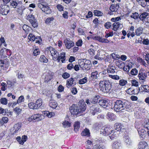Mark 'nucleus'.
I'll return each instance as SVG.
<instances>
[{
	"label": "nucleus",
	"instance_id": "29",
	"mask_svg": "<svg viewBox=\"0 0 149 149\" xmlns=\"http://www.w3.org/2000/svg\"><path fill=\"white\" fill-rule=\"evenodd\" d=\"M81 135L82 136H90V133L88 129L85 128L81 133Z\"/></svg>",
	"mask_w": 149,
	"mask_h": 149
},
{
	"label": "nucleus",
	"instance_id": "10",
	"mask_svg": "<svg viewBox=\"0 0 149 149\" xmlns=\"http://www.w3.org/2000/svg\"><path fill=\"white\" fill-rule=\"evenodd\" d=\"M114 132V130L111 127L107 126L104 128V129H102L101 132L105 136H107L111 134Z\"/></svg>",
	"mask_w": 149,
	"mask_h": 149
},
{
	"label": "nucleus",
	"instance_id": "55",
	"mask_svg": "<svg viewBox=\"0 0 149 149\" xmlns=\"http://www.w3.org/2000/svg\"><path fill=\"white\" fill-rule=\"evenodd\" d=\"M8 112L6 111V109H4L0 107V114H2L3 115H8V114L7 113Z\"/></svg>",
	"mask_w": 149,
	"mask_h": 149
},
{
	"label": "nucleus",
	"instance_id": "44",
	"mask_svg": "<svg viewBox=\"0 0 149 149\" xmlns=\"http://www.w3.org/2000/svg\"><path fill=\"white\" fill-rule=\"evenodd\" d=\"M93 13L95 16L98 17L102 16L103 15L101 11L97 10H94Z\"/></svg>",
	"mask_w": 149,
	"mask_h": 149
},
{
	"label": "nucleus",
	"instance_id": "33",
	"mask_svg": "<svg viewBox=\"0 0 149 149\" xmlns=\"http://www.w3.org/2000/svg\"><path fill=\"white\" fill-rule=\"evenodd\" d=\"M80 123L79 121L75 122L74 124V130L77 132L79 130L80 128Z\"/></svg>",
	"mask_w": 149,
	"mask_h": 149
},
{
	"label": "nucleus",
	"instance_id": "2",
	"mask_svg": "<svg viewBox=\"0 0 149 149\" xmlns=\"http://www.w3.org/2000/svg\"><path fill=\"white\" fill-rule=\"evenodd\" d=\"M131 103L128 100L123 101L120 100H117L114 102V109L117 112L121 111L125 109H129L130 107Z\"/></svg>",
	"mask_w": 149,
	"mask_h": 149
},
{
	"label": "nucleus",
	"instance_id": "42",
	"mask_svg": "<svg viewBox=\"0 0 149 149\" xmlns=\"http://www.w3.org/2000/svg\"><path fill=\"white\" fill-rule=\"evenodd\" d=\"M22 29L27 34L29 33V31L31 30V28L26 24H24L22 26Z\"/></svg>",
	"mask_w": 149,
	"mask_h": 149
},
{
	"label": "nucleus",
	"instance_id": "25",
	"mask_svg": "<svg viewBox=\"0 0 149 149\" xmlns=\"http://www.w3.org/2000/svg\"><path fill=\"white\" fill-rule=\"evenodd\" d=\"M93 149H105V147L102 143H98L93 146Z\"/></svg>",
	"mask_w": 149,
	"mask_h": 149
},
{
	"label": "nucleus",
	"instance_id": "61",
	"mask_svg": "<svg viewBox=\"0 0 149 149\" xmlns=\"http://www.w3.org/2000/svg\"><path fill=\"white\" fill-rule=\"evenodd\" d=\"M83 44V41L81 39L78 40L75 43L76 45L78 47H81Z\"/></svg>",
	"mask_w": 149,
	"mask_h": 149
},
{
	"label": "nucleus",
	"instance_id": "23",
	"mask_svg": "<svg viewBox=\"0 0 149 149\" xmlns=\"http://www.w3.org/2000/svg\"><path fill=\"white\" fill-rule=\"evenodd\" d=\"M119 5L118 3L111 5L109 8L110 10L112 12H116L119 7Z\"/></svg>",
	"mask_w": 149,
	"mask_h": 149
},
{
	"label": "nucleus",
	"instance_id": "57",
	"mask_svg": "<svg viewBox=\"0 0 149 149\" xmlns=\"http://www.w3.org/2000/svg\"><path fill=\"white\" fill-rule=\"evenodd\" d=\"M24 97L23 95H21V96L19 97L18 99L17 100V102H16V103L15 104H18L19 103H20L23 102H24Z\"/></svg>",
	"mask_w": 149,
	"mask_h": 149
},
{
	"label": "nucleus",
	"instance_id": "58",
	"mask_svg": "<svg viewBox=\"0 0 149 149\" xmlns=\"http://www.w3.org/2000/svg\"><path fill=\"white\" fill-rule=\"evenodd\" d=\"M62 76L64 79H66L70 77V75L67 72H64L62 74Z\"/></svg>",
	"mask_w": 149,
	"mask_h": 149
},
{
	"label": "nucleus",
	"instance_id": "56",
	"mask_svg": "<svg viewBox=\"0 0 149 149\" xmlns=\"http://www.w3.org/2000/svg\"><path fill=\"white\" fill-rule=\"evenodd\" d=\"M138 73V71L135 68L132 69L130 72V74L132 75H136Z\"/></svg>",
	"mask_w": 149,
	"mask_h": 149
},
{
	"label": "nucleus",
	"instance_id": "48",
	"mask_svg": "<svg viewBox=\"0 0 149 149\" xmlns=\"http://www.w3.org/2000/svg\"><path fill=\"white\" fill-rule=\"evenodd\" d=\"M29 108L31 109H37L36 108V106L35 103L33 102H31L28 104Z\"/></svg>",
	"mask_w": 149,
	"mask_h": 149
},
{
	"label": "nucleus",
	"instance_id": "35",
	"mask_svg": "<svg viewBox=\"0 0 149 149\" xmlns=\"http://www.w3.org/2000/svg\"><path fill=\"white\" fill-rule=\"evenodd\" d=\"M148 15V13L146 12H144L140 15L139 18L140 20L143 21Z\"/></svg>",
	"mask_w": 149,
	"mask_h": 149
},
{
	"label": "nucleus",
	"instance_id": "14",
	"mask_svg": "<svg viewBox=\"0 0 149 149\" xmlns=\"http://www.w3.org/2000/svg\"><path fill=\"white\" fill-rule=\"evenodd\" d=\"M64 42L66 48L68 49H70L74 45V42L70 40L69 38H66L64 40Z\"/></svg>",
	"mask_w": 149,
	"mask_h": 149
},
{
	"label": "nucleus",
	"instance_id": "38",
	"mask_svg": "<svg viewBox=\"0 0 149 149\" xmlns=\"http://www.w3.org/2000/svg\"><path fill=\"white\" fill-rule=\"evenodd\" d=\"M115 68L113 66L109 65L107 69L108 73H113L115 72Z\"/></svg>",
	"mask_w": 149,
	"mask_h": 149
},
{
	"label": "nucleus",
	"instance_id": "15",
	"mask_svg": "<svg viewBox=\"0 0 149 149\" xmlns=\"http://www.w3.org/2000/svg\"><path fill=\"white\" fill-rule=\"evenodd\" d=\"M49 106L52 109H58L59 107L58 106V104L57 102L53 100H51L49 102Z\"/></svg>",
	"mask_w": 149,
	"mask_h": 149
},
{
	"label": "nucleus",
	"instance_id": "31",
	"mask_svg": "<svg viewBox=\"0 0 149 149\" xmlns=\"http://www.w3.org/2000/svg\"><path fill=\"white\" fill-rule=\"evenodd\" d=\"M20 5V6H17V8L16 9V11L18 13L22 15L23 11L25 9V8L24 6L21 4Z\"/></svg>",
	"mask_w": 149,
	"mask_h": 149
},
{
	"label": "nucleus",
	"instance_id": "50",
	"mask_svg": "<svg viewBox=\"0 0 149 149\" xmlns=\"http://www.w3.org/2000/svg\"><path fill=\"white\" fill-rule=\"evenodd\" d=\"M27 139V136L25 135H24L22 136L21 141L20 144L23 145L24 143L26 142Z\"/></svg>",
	"mask_w": 149,
	"mask_h": 149
},
{
	"label": "nucleus",
	"instance_id": "18",
	"mask_svg": "<svg viewBox=\"0 0 149 149\" xmlns=\"http://www.w3.org/2000/svg\"><path fill=\"white\" fill-rule=\"evenodd\" d=\"M98 103L100 106L105 108L108 107L110 105L108 101L105 100L101 99L99 100Z\"/></svg>",
	"mask_w": 149,
	"mask_h": 149
},
{
	"label": "nucleus",
	"instance_id": "59",
	"mask_svg": "<svg viewBox=\"0 0 149 149\" xmlns=\"http://www.w3.org/2000/svg\"><path fill=\"white\" fill-rule=\"evenodd\" d=\"M1 103L4 105H6L8 103V100L6 98H2L0 100Z\"/></svg>",
	"mask_w": 149,
	"mask_h": 149
},
{
	"label": "nucleus",
	"instance_id": "45",
	"mask_svg": "<svg viewBox=\"0 0 149 149\" xmlns=\"http://www.w3.org/2000/svg\"><path fill=\"white\" fill-rule=\"evenodd\" d=\"M119 85L121 86H125L127 83V81L124 79H120L119 81Z\"/></svg>",
	"mask_w": 149,
	"mask_h": 149
},
{
	"label": "nucleus",
	"instance_id": "49",
	"mask_svg": "<svg viewBox=\"0 0 149 149\" xmlns=\"http://www.w3.org/2000/svg\"><path fill=\"white\" fill-rule=\"evenodd\" d=\"M87 81V78L85 77L82 79H79V84L81 85L83 84L86 83Z\"/></svg>",
	"mask_w": 149,
	"mask_h": 149
},
{
	"label": "nucleus",
	"instance_id": "30",
	"mask_svg": "<svg viewBox=\"0 0 149 149\" xmlns=\"http://www.w3.org/2000/svg\"><path fill=\"white\" fill-rule=\"evenodd\" d=\"M120 143L117 141L114 142L112 145V147L113 149H120Z\"/></svg>",
	"mask_w": 149,
	"mask_h": 149
},
{
	"label": "nucleus",
	"instance_id": "27",
	"mask_svg": "<svg viewBox=\"0 0 149 149\" xmlns=\"http://www.w3.org/2000/svg\"><path fill=\"white\" fill-rule=\"evenodd\" d=\"M141 92L149 93V86L148 85H142L141 87Z\"/></svg>",
	"mask_w": 149,
	"mask_h": 149
},
{
	"label": "nucleus",
	"instance_id": "52",
	"mask_svg": "<svg viewBox=\"0 0 149 149\" xmlns=\"http://www.w3.org/2000/svg\"><path fill=\"white\" fill-rule=\"evenodd\" d=\"M112 134L109 136L110 139L112 140L114 139L116 137H117V136L118 134L117 132L116 131L114 130V132L112 133Z\"/></svg>",
	"mask_w": 149,
	"mask_h": 149
},
{
	"label": "nucleus",
	"instance_id": "40",
	"mask_svg": "<svg viewBox=\"0 0 149 149\" xmlns=\"http://www.w3.org/2000/svg\"><path fill=\"white\" fill-rule=\"evenodd\" d=\"M42 100L41 99H38L37 100L35 103L36 106V109L39 108L42 105Z\"/></svg>",
	"mask_w": 149,
	"mask_h": 149
},
{
	"label": "nucleus",
	"instance_id": "34",
	"mask_svg": "<svg viewBox=\"0 0 149 149\" xmlns=\"http://www.w3.org/2000/svg\"><path fill=\"white\" fill-rule=\"evenodd\" d=\"M42 11L47 14H50L52 12L51 10L48 6H45Z\"/></svg>",
	"mask_w": 149,
	"mask_h": 149
},
{
	"label": "nucleus",
	"instance_id": "39",
	"mask_svg": "<svg viewBox=\"0 0 149 149\" xmlns=\"http://www.w3.org/2000/svg\"><path fill=\"white\" fill-rule=\"evenodd\" d=\"M39 60L40 62L43 63H47L48 62V59L44 55H42L40 56Z\"/></svg>",
	"mask_w": 149,
	"mask_h": 149
},
{
	"label": "nucleus",
	"instance_id": "6",
	"mask_svg": "<svg viewBox=\"0 0 149 149\" xmlns=\"http://www.w3.org/2000/svg\"><path fill=\"white\" fill-rule=\"evenodd\" d=\"M42 116V115L38 113L33 114L28 118V121L29 122H35L41 121L43 119Z\"/></svg>",
	"mask_w": 149,
	"mask_h": 149
},
{
	"label": "nucleus",
	"instance_id": "60",
	"mask_svg": "<svg viewBox=\"0 0 149 149\" xmlns=\"http://www.w3.org/2000/svg\"><path fill=\"white\" fill-rule=\"evenodd\" d=\"M112 24L110 22H107L104 24V27L107 29H110L111 27Z\"/></svg>",
	"mask_w": 149,
	"mask_h": 149
},
{
	"label": "nucleus",
	"instance_id": "46",
	"mask_svg": "<svg viewBox=\"0 0 149 149\" xmlns=\"http://www.w3.org/2000/svg\"><path fill=\"white\" fill-rule=\"evenodd\" d=\"M36 36L34 35L31 33H29L28 36V38L29 40L32 42L35 41Z\"/></svg>",
	"mask_w": 149,
	"mask_h": 149
},
{
	"label": "nucleus",
	"instance_id": "37",
	"mask_svg": "<svg viewBox=\"0 0 149 149\" xmlns=\"http://www.w3.org/2000/svg\"><path fill=\"white\" fill-rule=\"evenodd\" d=\"M143 28L141 27H139L135 30L136 35L139 36L142 33Z\"/></svg>",
	"mask_w": 149,
	"mask_h": 149
},
{
	"label": "nucleus",
	"instance_id": "53",
	"mask_svg": "<svg viewBox=\"0 0 149 149\" xmlns=\"http://www.w3.org/2000/svg\"><path fill=\"white\" fill-rule=\"evenodd\" d=\"M40 53V51L39 49L36 48L33 51V54L34 56L39 55Z\"/></svg>",
	"mask_w": 149,
	"mask_h": 149
},
{
	"label": "nucleus",
	"instance_id": "3",
	"mask_svg": "<svg viewBox=\"0 0 149 149\" xmlns=\"http://www.w3.org/2000/svg\"><path fill=\"white\" fill-rule=\"evenodd\" d=\"M99 85L100 91L104 93H109L111 88L112 84L109 80L100 81Z\"/></svg>",
	"mask_w": 149,
	"mask_h": 149
},
{
	"label": "nucleus",
	"instance_id": "9",
	"mask_svg": "<svg viewBox=\"0 0 149 149\" xmlns=\"http://www.w3.org/2000/svg\"><path fill=\"white\" fill-rule=\"evenodd\" d=\"M100 111L99 106L98 104H93L90 106V112L93 115H95Z\"/></svg>",
	"mask_w": 149,
	"mask_h": 149
},
{
	"label": "nucleus",
	"instance_id": "64",
	"mask_svg": "<svg viewBox=\"0 0 149 149\" xmlns=\"http://www.w3.org/2000/svg\"><path fill=\"white\" fill-rule=\"evenodd\" d=\"M137 60L139 63H141V64L144 65H146V63L142 58L139 57L137 58Z\"/></svg>",
	"mask_w": 149,
	"mask_h": 149
},
{
	"label": "nucleus",
	"instance_id": "62",
	"mask_svg": "<svg viewBox=\"0 0 149 149\" xmlns=\"http://www.w3.org/2000/svg\"><path fill=\"white\" fill-rule=\"evenodd\" d=\"M131 83L132 86H134L136 87H137L139 85L138 82L136 80L134 79L131 81Z\"/></svg>",
	"mask_w": 149,
	"mask_h": 149
},
{
	"label": "nucleus",
	"instance_id": "54",
	"mask_svg": "<svg viewBox=\"0 0 149 149\" xmlns=\"http://www.w3.org/2000/svg\"><path fill=\"white\" fill-rule=\"evenodd\" d=\"M42 40L40 36H37L35 37V43H38L39 44H41Z\"/></svg>",
	"mask_w": 149,
	"mask_h": 149
},
{
	"label": "nucleus",
	"instance_id": "11",
	"mask_svg": "<svg viewBox=\"0 0 149 149\" xmlns=\"http://www.w3.org/2000/svg\"><path fill=\"white\" fill-rule=\"evenodd\" d=\"M0 8V13L3 15H6L10 11V7L8 5H1Z\"/></svg>",
	"mask_w": 149,
	"mask_h": 149
},
{
	"label": "nucleus",
	"instance_id": "26",
	"mask_svg": "<svg viewBox=\"0 0 149 149\" xmlns=\"http://www.w3.org/2000/svg\"><path fill=\"white\" fill-rule=\"evenodd\" d=\"M98 75V74L97 71H95L92 72L91 74L90 78H91L92 80L94 81L95 79L97 78Z\"/></svg>",
	"mask_w": 149,
	"mask_h": 149
},
{
	"label": "nucleus",
	"instance_id": "21",
	"mask_svg": "<svg viewBox=\"0 0 149 149\" xmlns=\"http://www.w3.org/2000/svg\"><path fill=\"white\" fill-rule=\"evenodd\" d=\"M138 77L140 80L144 81L147 77L146 74L141 71H139Z\"/></svg>",
	"mask_w": 149,
	"mask_h": 149
},
{
	"label": "nucleus",
	"instance_id": "13",
	"mask_svg": "<svg viewBox=\"0 0 149 149\" xmlns=\"http://www.w3.org/2000/svg\"><path fill=\"white\" fill-rule=\"evenodd\" d=\"M126 92L127 93L130 95L137 94L138 93V88H134L132 86L127 89Z\"/></svg>",
	"mask_w": 149,
	"mask_h": 149
},
{
	"label": "nucleus",
	"instance_id": "20",
	"mask_svg": "<svg viewBox=\"0 0 149 149\" xmlns=\"http://www.w3.org/2000/svg\"><path fill=\"white\" fill-rule=\"evenodd\" d=\"M113 28L112 30L115 31H117L119 29L123 27L122 24L119 22H116L112 24Z\"/></svg>",
	"mask_w": 149,
	"mask_h": 149
},
{
	"label": "nucleus",
	"instance_id": "22",
	"mask_svg": "<svg viewBox=\"0 0 149 149\" xmlns=\"http://www.w3.org/2000/svg\"><path fill=\"white\" fill-rule=\"evenodd\" d=\"M100 98V96L98 95H96L92 97L90 100V101L92 104H98V100Z\"/></svg>",
	"mask_w": 149,
	"mask_h": 149
},
{
	"label": "nucleus",
	"instance_id": "12",
	"mask_svg": "<svg viewBox=\"0 0 149 149\" xmlns=\"http://www.w3.org/2000/svg\"><path fill=\"white\" fill-rule=\"evenodd\" d=\"M78 105L80 113L84 112L86 108V104L85 102L83 101H79L78 103Z\"/></svg>",
	"mask_w": 149,
	"mask_h": 149
},
{
	"label": "nucleus",
	"instance_id": "7",
	"mask_svg": "<svg viewBox=\"0 0 149 149\" xmlns=\"http://www.w3.org/2000/svg\"><path fill=\"white\" fill-rule=\"evenodd\" d=\"M77 82H78L77 78L71 77L66 81V87L68 88H70L72 86H73L76 85Z\"/></svg>",
	"mask_w": 149,
	"mask_h": 149
},
{
	"label": "nucleus",
	"instance_id": "1",
	"mask_svg": "<svg viewBox=\"0 0 149 149\" xmlns=\"http://www.w3.org/2000/svg\"><path fill=\"white\" fill-rule=\"evenodd\" d=\"M45 54L47 55L50 54L52 59L59 62L60 61L62 63L65 62L66 59L65 53L62 52L59 54V52L54 48L49 47H47L45 50Z\"/></svg>",
	"mask_w": 149,
	"mask_h": 149
},
{
	"label": "nucleus",
	"instance_id": "41",
	"mask_svg": "<svg viewBox=\"0 0 149 149\" xmlns=\"http://www.w3.org/2000/svg\"><path fill=\"white\" fill-rule=\"evenodd\" d=\"M44 114L45 116H47L49 118H51L54 115V113L53 112H49L48 111H44Z\"/></svg>",
	"mask_w": 149,
	"mask_h": 149
},
{
	"label": "nucleus",
	"instance_id": "47",
	"mask_svg": "<svg viewBox=\"0 0 149 149\" xmlns=\"http://www.w3.org/2000/svg\"><path fill=\"white\" fill-rule=\"evenodd\" d=\"M8 118L7 117H3L0 120V123L1 124L3 125L4 123H7L8 121Z\"/></svg>",
	"mask_w": 149,
	"mask_h": 149
},
{
	"label": "nucleus",
	"instance_id": "8",
	"mask_svg": "<svg viewBox=\"0 0 149 149\" xmlns=\"http://www.w3.org/2000/svg\"><path fill=\"white\" fill-rule=\"evenodd\" d=\"M70 112L73 115H77L80 114V113L79 109V107L77 104H73L69 108Z\"/></svg>",
	"mask_w": 149,
	"mask_h": 149
},
{
	"label": "nucleus",
	"instance_id": "51",
	"mask_svg": "<svg viewBox=\"0 0 149 149\" xmlns=\"http://www.w3.org/2000/svg\"><path fill=\"white\" fill-rule=\"evenodd\" d=\"M63 125L65 127H69L71 126V123L66 120L64 121L62 123Z\"/></svg>",
	"mask_w": 149,
	"mask_h": 149
},
{
	"label": "nucleus",
	"instance_id": "36",
	"mask_svg": "<svg viewBox=\"0 0 149 149\" xmlns=\"http://www.w3.org/2000/svg\"><path fill=\"white\" fill-rule=\"evenodd\" d=\"M21 126L19 123L15 124L13 127V130L14 131L13 132V134L16 133L18 130L20 128Z\"/></svg>",
	"mask_w": 149,
	"mask_h": 149
},
{
	"label": "nucleus",
	"instance_id": "16",
	"mask_svg": "<svg viewBox=\"0 0 149 149\" xmlns=\"http://www.w3.org/2000/svg\"><path fill=\"white\" fill-rule=\"evenodd\" d=\"M92 39L94 40H98L102 43H108L110 42L107 39L102 38V37H101L97 36L93 37Z\"/></svg>",
	"mask_w": 149,
	"mask_h": 149
},
{
	"label": "nucleus",
	"instance_id": "4",
	"mask_svg": "<svg viewBox=\"0 0 149 149\" xmlns=\"http://www.w3.org/2000/svg\"><path fill=\"white\" fill-rule=\"evenodd\" d=\"M91 62L89 60L84 59L83 61L79 62L80 67L84 70H88L90 68Z\"/></svg>",
	"mask_w": 149,
	"mask_h": 149
},
{
	"label": "nucleus",
	"instance_id": "19",
	"mask_svg": "<svg viewBox=\"0 0 149 149\" xmlns=\"http://www.w3.org/2000/svg\"><path fill=\"white\" fill-rule=\"evenodd\" d=\"M137 126V124H135V126L136 128L138 129L137 130L139 134L141 137L143 138L144 136H145V135L146 134V131L144 129H140Z\"/></svg>",
	"mask_w": 149,
	"mask_h": 149
},
{
	"label": "nucleus",
	"instance_id": "24",
	"mask_svg": "<svg viewBox=\"0 0 149 149\" xmlns=\"http://www.w3.org/2000/svg\"><path fill=\"white\" fill-rule=\"evenodd\" d=\"M123 139L127 145L130 146L131 145L132 143L131 141L127 134H125L123 137Z\"/></svg>",
	"mask_w": 149,
	"mask_h": 149
},
{
	"label": "nucleus",
	"instance_id": "17",
	"mask_svg": "<svg viewBox=\"0 0 149 149\" xmlns=\"http://www.w3.org/2000/svg\"><path fill=\"white\" fill-rule=\"evenodd\" d=\"M107 118L110 121H114L116 118V116L113 113L108 112L106 115Z\"/></svg>",
	"mask_w": 149,
	"mask_h": 149
},
{
	"label": "nucleus",
	"instance_id": "43",
	"mask_svg": "<svg viewBox=\"0 0 149 149\" xmlns=\"http://www.w3.org/2000/svg\"><path fill=\"white\" fill-rule=\"evenodd\" d=\"M54 19V17L52 16L47 18L45 21V23L46 24H49Z\"/></svg>",
	"mask_w": 149,
	"mask_h": 149
},
{
	"label": "nucleus",
	"instance_id": "5",
	"mask_svg": "<svg viewBox=\"0 0 149 149\" xmlns=\"http://www.w3.org/2000/svg\"><path fill=\"white\" fill-rule=\"evenodd\" d=\"M26 19L28 20L34 28L37 27L38 26V22L35 19L34 15L32 14L29 15L27 16Z\"/></svg>",
	"mask_w": 149,
	"mask_h": 149
},
{
	"label": "nucleus",
	"instance_id": "63",
	"mask_svg": "<svg viewBox=\"0 0 149 149\" xmlns=\"http://www.w3.org/2000/svg\"><path fill=\"white\" fill-rule=\"evenodd\" d=\"M139 16L138 13H137L135 12L133 13L132 15L130 16V17L134 19H136L138 18Z\"/></svg>",
	"mask_w": 149,
	"mask_h": 149
},
{
	"label": "nucleus",
	"instance_id": "32",
	"mask_svg": "<svg viewBox=\"0 0 149 149\" xmlns=\"http://www.w3.org/2000/svg\"><path fill=\"white\" fill-rule=\"evenodd\" d=\"M114 127L115 129L116 130H117L116 131L117 132L121 130V129L123 128V125L120 123H116L114 124Z\"/></svg>",
	"mask_w": 149,
	"mask_h": 149
},
{
	"label": "nucleus",
	"instance_id": "28",
	"mask_svg": "<svg viewBox=\"0 0 149 149\" xmlns=\"http://www.w3.org/2000/svg\"><path fill=\"white\" fill-rule=\"evenodd\" d=\"M147 146V143L146 141H142L139 143L138 146L139 149H145Z\"/></svg>",
	"mask_w": 149,
	"mask_h": 149
}]
</instances>
